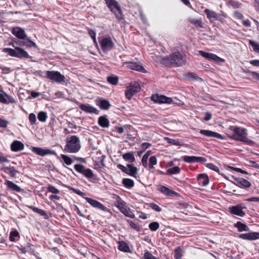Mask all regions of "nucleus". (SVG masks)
I'll use <instances>...</instances> for the list:
<instances>
[{
    "instance_id": "30",
    "label": "nucleus",
    "mask_w": 259,
    "mask_h": 259,
    "mask_svg": "<svg viewBox=\"0 0 259 259\" xmlns=\"http://www.w3.org/2000/svg\"><path fill=\"white\" fill-rule=\"evenodd\" d=\"M204 12L206 15L207 18L211 20L212 19L217 20V14L215 12L210 10L208 9H205Z\"/></svg>"
},
{
    "instance_id": "5",
    "label": "nucleus",
    "mask_w": 259,
    "mask_h": 259,
    "mask_svg": "<svg viewBox=\"0 0 259 259\" xmlns=\"http://www.w3.org/2000/svg\"><path fill=\"white\" fill-rule=\"evenodd\" d=\"M141 90V85L137 81L131 82L127 87L125 91V96L128 100H131L132 97Z\"/></svg>"
},
{
    "instance_id": "33",
    "label": "nucleus",
    "mask_w": 259,
    "mask_h": 259,
    "mask_svg": "<svg viewBox=\"0 0 259 259\" xmlns=\"http://www.w3.org/2000/svg\"><path fill=\"white\" fill-rule=\"evenodd\" d=\"M98 123L103 127H108L109 125V121L105 116H101L99 118Z\"/></svg>"
},
{
    "instance_id": "60",
    "label": "nucleus",
    "mask_w": 259,
    "mask_h": 259,
    "mask_svg": "<svg viewBox=\"0 0 259 259\" xmlns=\"http://www.w3.org/2000/svg\"><path fill=\"white\" fill-rule=\"evenodd\" d=\"M233 16L235 18L239 20L242 19L244 17L242 14L238 11H235L233 13Z\"/></svg>"
},
{
    "instance_id": "50",
    "label": "nucleus",
    "mask_w": 259,
    "mask_h": 259,
    "mask_svg": "<svg viewBox=\"0 0 259 259\" xmlns=\"http://www.w3.org/2000/svg\"><path fill=\"white\" fill-rule=\"evenodd\" d=\"M83 175L88 178H92L94 176L93 171H92V170L89 168L85 169L83 173Z\"/></svg>"
},
{
    "instance_id": "51",
    "label": "nucleus",
    "mask_w": 259,
    "mask_h": 259,
    "mask_svg": "<svg viewBox=\"0 0 259 259\" xmlns=\"http://www.w3.org/2000/svg\"><path fill=\"white\" fill-rule=\"evenodd\" d=\"M159 227V225L157 222H152L150 223L149 225V227L150 229L152 231H156L157 230Z\"/></svg>"
},
{
    "instance_id": "38",
    "label": "nucleus",
    "mask_w": 259,
    "mask_h": 259,
    "mask_svg": "<svg viewBox=\"0 0 259 259\" xmlns=\"http://www.w3.org/2000/svg\"><path fill=\"white\" fill-rule=\"evenodd\" d=\"M151 154V151H147L145 154L143 155L142 159V165L144 167H147L148 164H147V160L150 156V155Z\"/></svg>"
},
{
    "instance_id": "43",
    "label": "nucleus",
    "mask_w": 259,
    "mask_h": 259,
    "mask_svg": "<svg viewBox=\"0 0 259 259\" xmlns=\"http://www.w3.org/2000/svg\"><path fill=\"white\" fill-rule=\"evenodd\" d=\"M157 163V158L155 156H151L149 158V162L148 166L150 169H152L154 167V165H156Z\"/></svg>"
},
{
    "instance_id": "46",
    "label": "nucleus",
    "mask_w": 259,
    "mask_h": 259,
    "mask_svg": "<svg viewBox=\"0 0 259 259\" xmlns=\"http://www.w3.org/2000/svg\"><path fill=\"white\" fill-rule=\"evenodd\" d=\"M115 206L121 211L126 206L124 202L120 199H118L115 202Z\"/></svg>"
},
{
    "instance_id": "7",
    "label": "nucleus",
    "mask_w": 259,
    "mask_h": 259,
    "mask_svg": "<svg viewBox=\"0 0 259 259\" xmlns=\"http://www.w3.org/2000/svg\"><path fill=\"white\" fill-rule=\"evenodd\" d=\"M246 208V206H243L242 204H237L230 206L229 210L230 213L232 214L243 217L245 215V212L243 209Z\"/></svg>"
},
{
    "instance_id": "44",
    "label": "nucleus",
    "mask_w": 259,
    "mask_h": 259,
    "mask_svg": "<svg viewBox=\"0 0 259 259\" xmlns=\"http://www.w3.org/2000/svg\"><path fill=\"white\" fill-rule=\"evenodd\" d=\"M107 81L113 85H116L118 81V78L116 76H110L107 77Z\"/></svg>"
},
{
    "instance_id": "64",
    "label": "nucleus",
    "mask_w": 259,
    "mask_h": 259,
    "mask_svg": "<svg viewBox=\"0 0 259 259\" xmlns=\"http://www.w3.org/2000/svg\"><path fill=\"white\" fill-rule=\"evenodd\" d=\"M248 72L253 78L259 80V73L255 71H249Z\"/></svg>"
},
{
    "instance_id": "22",
    "label": "nucleus",
    "mask_w": 259,
    "mask_h": 259,
    "mask_svg": "<svg viewBox=\"0 0 259 259\" xmlns=\"http://www.w3.org/2000/svg\"><path fill=\"white\" fill-rule=\"evenodd\" d=\"M79 108L83 111L86 112L87 113H97L98 110L93 106L89 105V104H81L79 105Z\"/></svg>"
},
{
    "instance_id": "4",
    "label": "nucleus",
    "mask_w": 259,
    "mask_h": 259,
    "mask_svg": "<svg viewBox=\"0 0 259 259\" xmlns=\"http://www.w3.org/2000/svg\"><path fill=\"white\" fill-rule=\"evenodd\" d=\"M189 209H191V206L189 204L179 203V220L189 221L191 212Z\"/></svg>"
},
{
    "instance_id": "62",
    "label": "nucleus",
    "mask_w": 259,
    "mask_h": 259,
    "mask_svg": "<svg viewBox=\"0 0 259 259\" xmlns=\"http://www.w3.org/2000/svg\"><path fill=\"white\" fill-rule=\"evenodd\" d=\"M145 259H158L154 256H153L150 252L146 251L144 255Z\"/></svg>"
},
{
    "instance_id": "24",
    "label": "nucleus",
    "mask_w": 259,
    "mask_h": 259,
    "mask_svg": "<svg viewBox=\"0 0 259 259\" xmlns=\"http://www.w3.org/2000/svg\"><path fill=\"white\" fill-rule=\"evenodd\" d=\"M5 184L7 186L8 188L11 190L19 192L21 191V189L20 187L13 183L12 182L6 180Z\"/></svg>"
},
{
    "instance_id": "34",
    "label": "nucleus",
    "mask_w": 259,
    "mask_h": 259,
    "mask_svg": "<svg viewBox=\"0 0 259 259\" xmlns=\"http://www.w3.org/2000/svg\"><path fill=\"white\" fill-rule=\"evenodd\" d=\"M123 214H124L125 216L129 217L130 218H134L135 214L133 212L126 206H125L123 209L120 211Z\"/></svg>"
},
{
    "instance_id": "47",
    "label": "nucleus",
    "mask_w": 259,
    "mask_h": 259,
    "mask_svg": "<svg viewBox=\"0 0 259 259\" xmlns=\"http://www.w3.org/2000/svg\"><path fill=\"white\" fill-rule=\"evenodd\" d=\"M249 44L253 48L254 52L259 53V44L256 43L253 40H249Z\"/></svg>"
},
{
    "instance_id": "2",
    "label": "nucleus",
    "mask_w": 259,
    "mask_h": 259,
    "mask_svg": "<svg viewBox=\"0 0 259 259\" xmlns=\"http://www.w3.org/2000/svg\"><path fill=\"white\" fill-rule=\"evenodd\" d=\"M80 148L79 139L76 136H72L66 139L64 151L67 153H75L79 151Z\"/></svg>"
},
{
    "instance_id": "49",
    "label": "nucleus",
    "mask_w": 259,
    "mask_h": 259,
    "mask_svg": "<svg viewBox=\"0 0 259 259\" xmlns=\"http://www.w3.org/2000/svg\"><path fill=\"white\" fill-rule=\"evenodd\" d=\"M74 168L78 172L83 174L85 167L81 164H75L74 165Z\"/></svg>"
},
{
    "instance_id": "1",
    "label": "nucleus",
    "mask_w": 259,
    "mask_h": 259,
    "mask_svg": "<svg viewBox=\"0 0 259 259\" xmlns=\"http://www.w3.org/2000/svg\"><path fill=\"white\" fill-rule=\"evenodd\" d=\"M230 130L233 133L230 138L236 141H240L246 144H251L253 142L247 138V131L246 128L236 126H231Z\"/></svg>"
},
{
    "instance_id": "13",
    "label": "nucleus",
    "mask_w": 259,
    "mask_h": 259,
    "mask_svg": "<svg viewBox=\"0 0 259 259\" xmlns=\"http://www.w3.org/2000/svg\"><path fill=\"white\" fill-rule=\"evenodd\" d=\"M151 100L157 103H170L172 99L163 95L155 94L152 96Z\"/></svg>"
},
{
    "instance_id": "52",
    "label": "nucleus",
    "mask_w": 259,
    "mask_h": 259,
    "mask_svg": "<svg viewBox=\"0 0 259 259\" xmlns=\"http://www.w3.org/2000/svg\"><path fill=\"white\" fill-rule=\"evenodd\" d=\"M28 119L31 125L35 124L36 121V118L35 115L34 113H30L29 115Z\"/></svg>"
},
{
    "instance_id": "54",
    "label": "nucleus",
    "mask_w": 259,
    "mask_h": 259,
    "mask_svg": "<svg viewBox=\"0 0 259 259\" xmlns=\"http://www.w3.org/2000/svg\"><path fill=\"white\" fill-rule=\"evenodd\" d=\"M229 4L232 6L234 8H238L240 7L241 4L239 2L234 0H230L228 2Z\"/></svg>"
},
{
    "instance_id": "40",
    "label": "nucleus",
    "mask_w": 259,
    "mask_h": 259,
    "mask_svg": "<svg viewBox=\"0 0 259 259\" xmlns=\"http://www.w3.org/2000/svg\"><path fill=\"white\" fill-rule=\"evenodd\" d=\"M122 183L127 188H132L134 185V181L130 179H123L122 180Z\"/></svg>"
},
{
    "instance_id": "58",
    "label": "nucleus",
    "mask_w": 259,
    "mask_h": 259,
    "mask_svg": "<svg viewBox=\"0 0 259 259\" xmlns=\"http://www.w3.org/2000/svg\"><path fill=\"white\" fill-rule=\"evenodd\" d=\"M7 169L8 172L12 177H15L18 173V171L14 167L7 168Z\"/></svg>"
},
{
    "instance_id": "41",
    "label": "nucleus",
    "mask_w": 259,
    "mask_h": 259,
    "mask_svg": "<svg viewBox=\"0 0 259 259\" xmlns=\"http://www.w3.org/2000/svg\"><path fill=\"white\" fill-rule=\"evenodd\" d=\"M37 118L41 122H45L48 118L47 114L44 111H40L38 113Z\"/></svg>"
},
{
    "instance_id": "14",
    "label": "nucleus",
    "mask_w": 259,
    "mask_h": 259,
    "mask_svg": "<svg viewBox=\"0 0 259 259\" xmlns=\"http://www.w3.org/2000/svg\"><path fill=\"white\" fill-rule=\"evenodd\" d=\"M199 133L201 135L208 138H212L221 140L224 139L223 136L222 135L211 131L206 130H200Z\"/></svg>"
},
{
    "instance_id": "35",
    "label": "nucleus",
    "mask_w": 259,
    "mask_h": 259,
    "mask_svg": "<svg viewBox=\"0 0 259 259\" xmlns=\"http://www.w3.org/2000/svg\"><path fill=\"white\" fill-rule=\"evenodd\" d=\"M203 163L206 167L218 172L219 174L221 175L223 177L226 178V177L224 176V174L220 173V169L217 166L215 165L214 164L211 163Z\"/></svg>"
},
{
    "instance_id": "20",
    "label": "nucleus",
    "mask_w": 259,
    "mask_h": 259,
    "mask_svg": "<svg viewBox=\"0 0 259 259\" xmlns=\"http://www.w3.org/2000/svg\"><path fill=\"white\" fill-rule=\"evenodd\" d=\"M15 100L6 93L1 92L0 93V102L5 104H8L10 103H15Z\"/></svg>"
},
{
    "instance_id": "61",
    "label": "nucleus",
    "mask_w": 259,
    "mask_h": 259,
    "mask_svg": "<svg viewBox=\"0 0 259 259\" xmlns=\"http://www.w3.org/2000/svg\"><path fill=\"white\" fill-rule=\"evenodd\" d=\"M228 168L232 169L235 171L240 172L242 174H248V172L240 168L234 167H232V166H228Z\"/></svg>"
},
{
    "instance_id": "25",
    "label": "nucleus",
    "mask_w": 259,
    "mask_h": 259,
    "mask_svg": "<svg viewBox=\"0 0 259 259\" xmlns=\"http://www.w3.org/2000/svg\"><path fill=\"white\" fill-rule=\"evenodd\" d=\"M96 104L102 109H107L109 108L110 104L109 102L103 99H99L96 100Z\"/></svg>"
},
{
    "instance_id": "21",
    "label": "nucleus",
    "mask_w": 259,
    "mask_h": 259,
    "mask_svg": "<svg viewBox=\"0 0 259 259\" xmlns=\"http://www.w3.org/2000/svg\"><path fill=\"white\" fill-rule=\"evenodd\" d=\"M16 57L20 59H27L30 58L28 53L23 49L20 47H16Z\"/></svg>"
},
{
    "instance_id": "39",
    "label": "nucleus",
    "mask_w": 259,
    "mask_h": 259,
    "mask_svg": "<svg viewBox=\"0 0 259 259\" xmlns=\"http://www.w3.org/2000/svg\"><path fill=\"white\" fill-rule=\"evenodd\" d=\"M119 250L124 251V252H128L130 250L129 247L127 244L123 241H121L119 242L118 245Z\"/></svg>"
},
{
    "instance_id": "29",
    "label": "nucleus",
    "mask_w": 259,
    "mask_h": 259,
    "mask_svg": "<svg viewBox=\"0 0 259 259\" xmlns=\"http://www.w3.org/2000/svg\"><path fill=\"white\" fill-rule=\"evenodd\" d=\"M234 226L237 229L239 232L248 231L249 230V227L241 222H237L234 224Z\"/></svg>"
},
{
    "instance_id": "3",
    "label": "nucleus",
    "mask_w": 259,
    "mask_h": 259,
    "mask_svg": "<svg viewBox=\"0 0 259 259\" xmlns=\"http://www.w3.org/2000/svg\"><path fill=\"white\" fill-rule=\"evenodd\" d=\"M38 75L57 83L64 84L66 82L65 77L57 71H39Z\"/></svg>"
},
{
    "instance_id": "36",
    "label": "nucleus",
    "mask_w": 259,
    "mask_h": 259,
    "mask_svg": "<svg viewBox=\"0 0 259 259\" xmlns=\"http://www.w3.org/2000/svg\"><path fill=\"white\" fill-rule=\"evenodd\" d=\"M198 78L197 75L192 72H188L184 74L185 80H196Z\"/></svg>"
},
{
    "instance_id": "56",
    "label": "nucleus",
    "mask_w": 259,
    "mask_h": 259,
    "mask_svg": "<svg viewBox=\"0 0 259 259\" xmlns=\"http://www.w3.org/2000/svg\"><path fill=\"white\" fill-rule=\"evenodd\" d=\"M47 189L49 192L54 194H58L60 192L58 189L53 186H49Z\"/></svg>"
},
{
    "instance_id": "55",
    "label": "nucleus",
    "mask_w": 259,
    "mask_h": 259,
    "mask_svg": "<svg viewBox=\"0 0 259 259\" xmlns=\"http://www.w3.org/2000/svg\"><path fill=\"white\" fill-rule=\"evenodd\" d=\"M186 62V58L179 53V66L185 64Z\"/></svg>"
},
{
    "instance_id": "42",
    "label": "nucleus",
    "mask_w": 259,
    "mask_h": 259,
    "mask_svg": "<svg viewBox=\"0 0 259 259\" xmlns=\"http://www.w3.org/2000/svg\"><path fill=\"white\" fill-rule=\"evenodd\" d=\"M61 157L65 163L67 165H71L73 162V160L71 158L64 154H61Z\"/></svg>"
},
{
    "instance_id": "6",
    "label": "nucleus",
    "mask_w": 259,
    "mask_h": 259,
    "mask_svg": "<svg viewBox=\"0 0 259 259\" xmlns=\"http://www.w3.org/2000/svg\"><path fill=\"white\" fill-rule=\"evenodd\" d=\"M107 7L115 15L119 20L122 18L121 10L115 0H105Z\"/></svg>"
},
{
    "instance_id": "9",
    "label": "nucleus",
    "mask_w": 259,
    "mask_h": 259,
    "mask_svg": "<svg viewBox=\"0 0 259 259\" xmlns=\"http://www.w3.org/2000/svg\"><path fill=\"white\" fill-rule=\"evenodd\" d=\"M182 159L187 163L199 162L203 163L207 161V159L203 157H197L195 156H183Z\"/></svg>"
},
{
    "instance_id": "12",
    "label": "nucleus",
    "mask_w": 259,
    "mask_h": 259,
    "mask_svg": "<svg viewBox=\"0 0 259 259\" xmlns=\"http://www.w3.org/2000/svg\"><path fill=\"white\" fill-rule=\"evenodd\" d=\"M238 237L246 240H255L259 239V232H253L247 233L240 234Z\"/></svg>"
},
{
    "instance_id": "32",
    "label": "nucleus",
    "mask_w": 259,
    "mask_h": 259,
    "mask_svg": "<svg viewBox=\"0 0 259 259\" xmlns=\"http://www.w3.org/2000/svg\"><path fill=\"white\" fill-rule=\"evenodd\" d=\"M123 158L127 161L133 162L135 161L134 152H129L122 155Z\"/></svg>"
},
{
    "instance_id": "45",
    "label": "nucleus",
    "mask_w": 259,
    "mask_h": 259,
    "mask_svg": "<svg viewBox=\"0 0 259 259\" xmlns=\"http://www.w3.org/2000/svg\"><path fill=\"white\" fill-rule=\"evenodd\" d=\"M3 52L4 53H8V54L12 56L16 57V48L14 49L11 48H4L3 50Z\"/></svg>"
},
{
    "instance_id": "59",
    "label": "nucleus",
    "mask_w": 259,
    "mask_h": 259,
    "mask_svg": "<svg viewBox=\"0 0 259 259\" xmlns=\"http://www.w3.org/2000/svg\"><path fill=\"white\" fill-rule=\"evenodd\" d=\"M68 188L72 190V191H73L75 193L84 197V196H85V194L84 193H83L82 192H81V191H80L78 189H75V188H72L71 187H68Z\"/></svg>"
},
{
    "instance_id": "37",
    "label": "nucleus",
    "mask_w": 259,
    "mask_h": 259,
    "mask_svg": "<svg viewBox=\"0 0 259 259\" xmlns=\"http://www.w3.org/2000/svg\"><path fill=\"white\" fill-rule=\"evenodd\" d=\"M25 41L22 42L21 45L25 46L27 47L31 48V47H35L36 44L35 42L29 39L27 36Z\"/></svg>"
},
{
    "instance_id": "26",
    "label": "nucleus",
    "mask_w": 259,
    "mask_h": 259,
    "mask_svg": "<svg viewBox=\"0 0 259 259\" xmlns=\"http://www.w3.org/2000/svg\"><path fill=\"white\" fill-rule=\"evenodd\" d=\"M11 150L13 151H18L24 149V145L20 141H16L11 144Z\"/></svg>"
},
{
    "instance_id": "17",
    "label": "nucleus",
    "mask_w": 259,
    "mask_h": 259,
    "mask_svg": "<svg viewBox=\"0 0 259 259\" xmlns=\"http://www.w3.org/2000/svg\"><path fill=\"white\" fill-rule=\"evenodd\" d=\"M198 184L201 186H205L208 185L209 180L206 174H200L197 178Z\"/></svg>"
},
{
    "instance_id": "31",
    "label": "nucleus",
    "mask_w": 259,
    "mask_h": 259,
    "mask_svg": "<svg viewBox=\"0 0 259 259\" xmlns=\"http://www.w3.org/2000/svg\"><path fill=\"white\" fill-rule=\"evenodd\" d=\"M127 175L135 177L138 173V168L133 164H127Z\"/></svg>"
},
{
    "instance_id": "11",
    "label": "nucleus",
    "mask_w": 259,
    "mask_h": 259,
    "mask_svg": "<svg viewBox=\"0 0 259 259\" xmlns=\"http://www.w3.org/2000/svg\"><path fill=\"white\" fill-rule=\"evenodd\" d=\"M234 179L236 182L233 183L238 187L247 189L251 186L250 182L243 178H235Z\"/></svg>"
},
{
    "instance_id": "18",
    "label": "nucleus",
    "mask_w": 259,
    "mask_h": 259,
    "mask_svg": "<svg viewBox=\"0 0 259 259\" xmlns=\"http://www.w3.org/2000/svg\"><path fill=\"white\" fill-rule=\"evenodd\" d=\"M85 199L93 207L98 208L102 210H106L107 208L102 203L99 201L92 199L89 197H85Z\"/></svg>"
},
{
    "instance_id": "48",
    "label": "nucleus",
    "mask_w": 259,
    "mask_h": 259,
    "mask_svg": "<svg viewBox=\"0 0 259 259\" xmlns=\"http://www.w3.org/2000/svg\"><path fill=\"white\" fill-rule=\"evenodd\" d=\"M30 208L33 211L40 214L41 215H42V216H46L47 215L46 212L44 210H42V209H39L38 208H37V207H34V206H30Z\"/></svg>"
},
{
    "instance_id": "10",
    "label": "nucleus",
    "mask_w": 259,
    "mask_h": 259,
    "mask_svg": "<svg viewBox=\"0 0 259 259\" xmlns=\"http://www.w3.org/2000/svg\"><path fill=\"white\" fill-rule=\"evenodd\" d=\"M101 47L104 52L111 50L113 47V43L109 38H103L100 41Z\"/></svg>"
},
{
    "instance_id": "8",
    "label": "nucleus",
    "mask_w": 259,
    "mask_h": 259,
    "mask_svg": "<svg viewBox=\"0 0 259 259\" xmlns=\"http://www.w3.org/2000/svg\"><path fill=\"white\" fill-rule=\"evenodd\" d=\"M31 150L32 152L41 156H44L47 155H56L55 151L49 149L32 147Z\"/></svg>"
},
{
    "instance_id": "19",
    "label": "nucleus",
    "mask_w": 259,
    "mask_h": 259,
    "mask_svg": "<svg viewBox=\"0 0 259 259\" xmlns=\"http://www.w3.org/2000/svg\"><path fill=\"white\" fill-rule=\"evenodd\" d=\"M199 55L207 60H211L217 61L220 57L213 53L205 52L202 50L198 51Z\"/></svg>"
},
{
    "instance_id": "27",
    "label": "nucleus",
    "mask_w": 259,
    "mask_h": 259,
    "mask_svg": "<svg viewBox=\"0 0 259 259\" xmlns=\"http://www.w3.org/2000/svg\"><path fill=\"white\" fill-rule=\"evenodd\" d=\"M178 60V56L175 54L170 56L169 58L162 59V63H165L166 65L170 64H177Z\"/></svg>"
},
{
    "instance_id": "23",
    "label": "nucleus",
    "mask_w": 259,
    "mask_h": 259,
    "mask_svg": "<svg viewBox=\"0 0 259 259\" xmlns=\"http://www.w3.org/2000/svg\"><path fill=\"white\" fill-rule=\"evenodd\" d=\"M158 190L163 194L167 196L177 195V193L163 186H159L158 188Z\"/></svg>"
},
{
    "instance_id": "28",
    "label": "nucleus",
    "mask_w": 259,
    "mask_h": 259,
    "mask_svg": "<svg viewBox=\"0 0 259 259\" xmlns=\"http://www.w3.org/2000/svg\"><path fill=\"white\" fill-rule=\"evenodd\" d=\"M189 22L192 25H194L196 28H203V23L201 19H195L190 18L188 19Z\"/></svg>"
},
{
    "instance_id": "16",
    "label": "nucleus",
    "mask_w": 259,
    "mask_h": 259,
    "mask_svg": "<svg viewBox=\"0 0 259 259\" xmlns=\"http://www.w3.org/2000/svg\"><path fill=\"white\" fill-rule=\"evenodd\" d=\"M12 33L17 38L21 39H25L26 38V34L24 30L19 27H16L12 29Z\"/></svg>"
},
{
    "instance_id": "63",
    "label": "nucleus",
    "mask_w": 259,
    "mask_h": 259,
    "mask_svg": "<svg viewBox=\"0 0 259 259\" xmlns=\"http://www.w3.org/2000/svg\"><path fill=\"white\" fill-rule=\"evenodd\" d=\"M178 171V167L177 166L169 168L167 170V172L169 174H176Z\"/></svg>"
},
{
    "instance_id": "15",
    "label": "nucleus",
    "mask_w": 259,
    "mask_h": 259,
    "mask_svg": "<svg viewBox=\"0 0 259 259\" xmlns=\"http://www.w3.org/2000/svg\"><path fill=\"white\" fill-rule=\"evenodd\" d=\"M125 64L126 65L127 67L131 69L139 71L144 73L147 72L146 70L144 68L143 66L136 62H126L125 63Z\"/></svg>"
},
{
    "instance_id": "57",
    "label": "nucleus",
    "mask_w": 259,
    "mask_h": 259,
    "mask_svg": "<svg viewBox=\"0 0 259 259\" xmlns=\"http://www.w3.org/2000/svg\"><path fill=\"white\" fill-rule=\"evenodd\" d=\"M89 34L91 36L92 38L93 39L94 44H97V40H96V33L95 31L92 29H89Z\"/></svg>"
},
{
    "instance_id": "53",
    "label": "nucleus",
    "mask_w": 259,
    "mask_h": 259,
    "mask_svg": "<svg viewBox=\"0 0 259 259\" xmlns=\"http://www.w3.org/2000/svg\"><path fill=\"white\" fill-rule=\"evenodd\" d=\"M19 235V233L17 231H12L10 233L9 239L11 241H15V238L17 237Z\"/></svg>"
}]
</instances>
